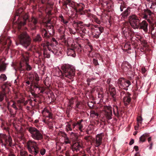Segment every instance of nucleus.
Masks as SVG:
<instances>
[{"label": "nucleus", "mask_w": 156, "mask_h": 156, "mask_svg": "<svg viewBox=\"0 0 156 156\" xmlns=\"http://www.w3.org/2000/svg\"><path fill=\"white\" fill-rule=\"evenodd\" d=\"M109 90L110 95L112 97V100L114 101H116L117 100L116 91L115 87L112 84H109Z\"/></svg>", "instance_id": "9"}, {"label": "nucleus", "mask_w": 156, "mask_h": 156, "mask_svg": "<svg viewBox=\"0 0 156 156\" xmlns=\"http://www.w3.org/2000/svg\"><path fill=\"white\" fill-rule=\"evenodd\" d=\"M27 145L29 151L31 154L36 155L39 153L38 144L34 141L29 140Z\"/></svg>", "instance_id": "2"}, {"label": "nucleus", "mask_w": 156, "mask_h": 156, "mask_svg": "<svg viewBox=\"0 0 156 156\" xmlns=\"http://www.w3.org/2000/svg\"><path fill=\"white\" fill-rule=\"evenodd\" d=\"M147 17V16L146 15H144V18L145 19H146Z\"/></svg>", "instance_id": "63"}, {"label": "nucleus", "mask_w": 156, "mask_h": 156, "mask_svg": "<svg viewBox=\"0 0 156 156\" xmlns=\"http://www.w3.org/2000/svg\"><path fill=\"white\" fill-rule=\"evenodd\" d=\"M148 23L144 20L139 23V27L138 28L140 29H143L146 33L148 32Z\"/></svg>", "instance_id": "13"}, {"label": "nucleus", "mask_w": 156, "mask_h": 156, "mask_svg": "<svg viewBox=\"0 0 156 156\" xmlns=\"http://www.w3.org/2000/svg\"><path fill=\"white\" fill-rule=\"evenodd\" d=\"M141 71L143 73H144L146 72L147 70L144 67H142L141 68Z\"/></svg>", "instance_id": "44"}, {"label": "nucleus", "mask_w": 156, "mask_h": 156, "mask_svg": "<svg viewBox=\"0 0 156 156\" xmlns=\"http://www.w3.org/2000/svg\"><path fill=\"white\" fill-rule=\"evenodd\" d=\"M35 41L37 42H40L41 40V37L39 34H37L35 38L34 39Z\"/></svg>", "instance_id": "30"}, {"label": "nucleus", "mask_w": 156, "mask_h": 156, "mask_svg": "<svg viewBox=\"0 0 156 156\" xmlns=\"http://www.w3.org/2000/svg\"><path fill=\"white\" fill-rule=\"evenodd\" d=\"M29 57V55L28 53H27L25 55L23 54V55L22 61L20 63V67L19 68V69L20 71L22 72L24 71V69L22 68L23 65H25L26 69L27 71L30 70L32 69V67L28 64Z\"/></svg>", "instance_id": "3"}, {"label": "nucleus", "mask_w": 156, "mask_h": 156, "mask_svg": "<svg viewBox=\"0 0 156 156\" xmlns=\"http://www.w3.org/2000/svg\"><path fill=\"white\" fill-rule=\"evenodd\" d=\"M85 25L86 26L88 27H90V24H85Z\"/></svg>", "instance_id": "59"}, {"label": "nucleus", "mask_w": 156, "mask_h": 156, "mask_svg": "<svg viewBox=\"0 0 156 156\" xmlns=\"http://www.w3.org/2000/svg\"><path fill=\"white\" fill-rule=\"evenodd\" d=\"M113 112L114 114L116 116H118L119 115V112L118 111V107L117 106H116L114 107L113 108Z\"/></svg>", "instance_id": "29"}, {"label": "nucleus", "mask_w": 156, "mask_h": 156, "mask_svg": "<svg viewBox=\"0 0 156 156\" xmlns=\"http://www.w3.org/2000/svg\"><path fill=\"white\" fill-rule=\"evenodd\" d=\"M94 16V15H93L91 13H89L87 15V17L90 18L93 17Z\"/></svg>", "instance_id": "45"}, {"label": "nucleus", "mask_w": 156, "mask_h": 156, "mask_svg": "<svg viewBox=\"0 0 156 156\" xmlns=\"http://www.w3.org/2000/svg\"><path fill=\"white\" fill-rule=\"evenodd\" d=\"M48 32H49L50 34V31H51V30L48 29Z\"/></svg>", "instance_id": "64"}, {"label": "nucleus", "mask_w": 156, "mask_h": 156, "mask_svg": "<svg viewBox=\"0 0 156 156\" xmlns=\"http://www.w3.org/2000/svg\"><path fill=\"white\" fill-rule=\"evenodd\" d=\"M124 47L126 48V50H129L131 49L130 45L129 43H127L126 44Z\"/></svg>", "instance_id": "34"}, {"label": "nucleus", "mask_w": 156, "mask_h": 156, "mask_svg": "<svg viewBox=\"0 0 156 156\" xmlns=\"http://www.w3.org/2000/svg\"><path fill=\"white\" fill-rule=\"evenodd\" d=\"M143 120V119L142 118L141 116H139L137 117V125L134 126V129L136 130H137L138 129L139 127L141 126Z\"/></svg>", "instance_id": "18"}, {"label": "nucleus", "mask_w": 156, "mask_h": 156, "mask_svg": "<svg viewBox=\"0 0 156 156\" xmlns=\"http://www.w3.org/2000/svg\"><path fill=\"white\" fill-rule=\"evenodd\" d=\"M129 20L131 26L134 29H138L139 27L140 20L135 15H133L130 16Z\"/></svg>", "instance_id": "6"}, {"label": "nucleus", "mask_w": 156, "mask_h": 156, "mask_svg": "<svg viewBox=\"0 0 156 156\" xmlns=\"http://www.w3.org/2000/svg\"><path fill=\"white\" fill-rule=\"evenodd\" d=\"M5 143H3V141H1L2 145V146H5L6 145H7L9 146H11L12 145V139L10 136H4Z\"/></svg>", "instance_id": "11"}, {"label": "nucleus", "mask_w": 156, "mask_h": 156, "mask_svg": "<svg viewBox=\"0 0 156 156\" xmlns=\"http://www.w3.org/2000/svg\"><path fill=\"white\" fill-rule=\"evenodd\" d=\"M51 21V20H49L45 22V23L47 26V30L51 29V31H50V35H53L54 34V30L53 29V27L50 23Z\"/></svg>", "instance_id": "16"}, {"label": "nucleus", "mask_w": 156, "mask_h": 156, "mask_svg": "<svg viewBox=\"0 0 156 156\" xmlns=\"http://www.w3.org/2000/svg\"><path fill=\"white\" fill-rule=\"evenodd\" d=\"M137 133V131L133 133V135H136V134Z\"/></svg>", "instance_id": "62"}, {"label": "nucleus", "mask_w": 156, "mask_h": 156, "mask_svg": "<svg viewBox=\"0 0 156 156\" xmlns=\"http://www.w3.org/2000/svg\"><path fill=\"white\" fill-rule=\"evenodd\" d=\"M31 23L33 24L30 27L31 29L33 30L35 29L36 27V25L37 23V19L34 17H32L31 18Z\"/></svg>", "instance_id": "19"}, {"label": "nucleus", "mask_w": 156, "mask_h": 156, "mask_svg": "<svg viewBox=\"0 0 156 156\" xmlns=\"http://www.w3.org/2000/svg\"><path fill=\"white\" fill-rule=\"evenodd\" d=\"M126 95L127 94H126V92L124 90L121 91L120 93V95L121 97H123V98L124 96H126Z\"/></svg>", "instance_id": "36"}, {"label": "nucleus", "mask_w": 156, "mask_h": 156, "mask_svg": "<svg viewBox=\"0 0 156 156\" xmlns=\"http://www.w3.org/2000/svg\"><path fill=\"white\" fill-rule=\"evenodd\" d=\"M28 103V101H25L24 100V102L23 103V104L24 105H27Z\"/></svg>", "instance_id": "52"}, {"label": "nucleus", "mask_w": 156, "mask_h": 156, "mask_svg": "<svg viewBox=\"0 0 156 156\" xmlns=\"http://www.w3.org/2000/svg\"><path fill=\"white\" fill-rule=\"evenodd\" d=\"M61 22H62L63 23L65 24H66L67 23H68V21H66V20H64H64H62V21H61Z\"/></svg>", "instance_id": "48"}, {"label": "nucleus", "mask_w": 156, "mask_h": 156, "mask_svg": "<svg viewBox=\"0 0 156 156\" xmlns=\"http://www.w3.org/2000/svg\"><path fill=\"white\" fill-rule=\"evenodd\" d=\"M90 116L92 118H97L99 116L98 113L94 110H92L90 111Z\"/></svg>", "instance_id": "23"}, {"label": "nucleus", "mask_w": 156, "mask_h": 156, "mask_svg": "<svg viewBox=\"0 0 156 156\" xmlns=\"http://www.w3.org/2000/svg\"><path fill=\"white\" fill-rule=\"evenodd\" d=\"M41 31L42 36H44V37H45L47 38L49 37V36L48 35L47 32L45 29H43L42 30H41Z\"/></svg>", "instance_id": "26"}, {"label": "nucleus", "mask_w": 156, "mask_h": 156, "mask_svg": "<svg viewBox=\"0 0 156 156\" xmlns=\"http://www.w3.org/2000/svg\"><path fill=\"white\" fill-rule=\"evenodd\" d=\"M2 88H4L3 89V93H1L0 92V101H2L4 97L5 96V91L6 89L7 88L5 87V85H3L2 86Z\"/></svg>", "instance_id": "22"}, {"label": "nucleus", "mask_w": 156, "mask_h": 156, "mask_svg": "<svg viewBox=\"0 0 156 156\" xmlns=\"http://www.w3.org/2000/svg\"><path fill=\"white\" fill-rule=\"evenodd\" d=\"M131 100V98L129 95L127 94L126 96H124L123 98V101L124 104L127 105L129 104Z\"/></svg>", "instance_id": "20"}, {"label": "nucleus", "mask_w": 156, "mask_h": 156, "mask_svg": "<svg viewBox=\"0 0 156 156\" xmlns=\"http://www.w3.org/2000/svg\"><path fill=\"white\" fill-rule=\"evenodd\" d=\"M64 142L66 144H70L71 141L69 140L68 137L66 136L64 137Z\"/></svg>", "instance_id": "32"}, {"label": "nucleus", "mask_w": 156, "mask_h": 156, "mask_svg": "<svg viewBox=\"0 0 156 156\" xmlns=\"http://www.w3.org/2000/svg\"><path fill=\"white\" fill-rule=\"evenodd\" d=\"M80 104V102H78L76 105V107L77 108H80V107H79V105Z\"/></svg>", "instance_id": "53"}, {"label": "nucleus", "mask_w": 156, "mask_h": 156, "mask_svg": "<svg viewBox=\"0 0 156 156\" xmlns=\"http://www.w3.org/2000/svg\"><path fill=\"white\" fill-rule=\"evenodd\" d=\"M60 17L61 18V21L62 20H64L63 17L62 16H60Z\"/></svg>", "instance_id": "54"}, {"label": "nucleus", "mask_w": 156, "mask_h": 156, "mask_svg": "<svg viewBox=\"0 0 156 156\" xmlns=\"http://www.w3.org/2000/svg\"><path fill=\"white\" fill-rule=\"evenodd\" d=\"M42 113L43 116L45 118L51 119L52 118V114L46 108L44 109Z\"/></svg>", "instance_id": "14"}, {"label": "nucleus", "mask_w": 156, "mask_h": 156, "mask_svg": "<svg viewBox=\"0 0 156 156\" xmlns=\"http://www.w3.org/2000/svg\"><path fill=\"white\" fill-rule=\"evenodd\" d=\"M19 40L20 44L26 48L30 44V39L26 32L20 34L19 36Z\"/></svg>", "instance_id": "4"}, {"label": "nucleus", "mask_w": 156, "mask_h": 156, "mask_svg": "<svg viewBox=\"0 0 156 156\" xmlns=\"http://www.w3.org/2000/svg\"><path fill=\"white\" fill-rule=\"evenodd\" d=\"M42 3H44L47 0H41Z\"/></svg>", "instance_id": "56"}, {"label": "nucleus", "mask_w": 156, "mask_h": 156, "mask_svg": "<svg viewBox=\"0 0 156 156\" xmlns=\"http://www.w3.org/2000/svg\"><path fill=\"white\" fill-rule=\"evenodd\" d=\"M88 106L90 107H92L94 106V103L92 102H89L88 103Z\"/></svg>", "instance_id": "43"}, {"label": "nucleus", "mask_w": 156, "mask_h": 156, "mask_svg": "<svg viewBox=\"0 0 156 156\" xmlns=\"http://www.w3.org/2000/svg\"><path fill=\"white\" fill-rule=\"evenodd\" d=\"M7 79V77L4 74H2L0 76V80L2 81H4Z\"/></svg>", "instance_id": "31"}, {"label": "nucleus", "mask_w": 156, "mask_h": 156, "mask_svg": "<svg viewBox=\"0 0 156 156\" xmlns=\"http://www.w3.org/2000/svg\"><path fill=\"white\" fill-rule=\"evenodd\" d=\"M103 28L102 27H96L92 30V34L94 38H98L101 33L103 31Z\"/></svg>", "instance_id": "8"}, {"label": "nucleus", "mask_w": 156, "mask_h": 156, "mask_svg": "<svg viewBox=\"0 0 156 156\" xmlns=\"http://www.w3.org/2000/svg\"><path fill=\"white\" fill-rule=\"evenodd\" d=\"M21 102H20V100H18V101H17V105L18 106H20V105L21 104Z\"/></svg>", "instance_id": "47"}, {"label": "nucleus", "mask_w": 156, "mask_h": 156, "mask_svg": "<svg viewBox=\"0 0 156 156\" xmlns=\"http://www.w3.org/2000/svg\"><path fill=\"white\" fill-rule=\"evenodd\" d=\"M83 120H81L80 121L78 122H74L72 124L73 128L75 129L76 130L78 129L80 132L83 131V125L81 123Z\"/></svg>", "instance_id": "12"}, {"label": "nucleus", "mask_w": 156, "mask_h": 156, "mask_svg": "<svg viewBox=\"0 0 156 156\" xmlns=\"http://www.w3.org/2000/svg\"><path fill=\"white\" fill-rule=\"evenodd\" d=\"M134 149H135L136 151H137L138 150V147L137 146H135L134 147Z\"/></svg>", "instance_id": "50"}, {"label": "nucleus", "mask_w": 156, "mask_h": 156, "mask_svg": "<svg viewBox=\"0 0 156 156\" xmlns=\"http://www.w3.org/2000/svg\"><path fill=\"white\" fill-rule=\"evenodd\" d=\"M46 153V150L45 148H42L40 150V153L41 155H44Z\"/></svg>", "instance_id": "35"}, {"label": "nucleus", "mask_w": 156, "mask_h": 156, "mask_svg": "<svg viewBox=\"0 0 156 156\" xmlns=\"http://www.w3.org/2000/svg\"><path fill=\"white\" fill-rule=\"evenodd\" d=\"M105 114L106 119L108 120H110L112 119V108L110 106H106L105 107Z\"/></svg>", "instance_id": "10"}, {"label": "nucleus", "mask_w": 156, "mask_h": 156, "mask_svg": "<svg viewBox=\"0 0 156 156\" xmlns=\"http://www.w3.org/2000/svg\"><path fill=\"white\" fill-rule=\"evenodd\" d=\"M148 135L147 133H145L141 136L140 138L139 142H144L145 141L146 138L148 136Z\"/></svg>", "instance_id": "24"}, {"label": "nucleus", "mask_w": 156, "mask_h": 156, "mask_svg": "<svg viewBox=\"0 0 156 156\" xmlns=\"http://www.w3.org/2000/svg\"><path fill=\"white\" fill-rule=\"evenodd\" d=\"M42 45L44 47L47 46L48 47H48L49 45V43L48 42L46 44L44 43L42 44ZM48 49L49 51H50V50L49 48H48Z\"/></svg>", "instance_id": "41"}, {"label": "nucleus", "mask_w": 156, "mask_h": 156, "mask_svg": "<svg viewBox=\"0 0 156 156\" xmlns=\"http://www.w3.org/2000/svg\"><path fill=\"white\" fill-rule=\"evenodd\" d=\"M57 48V47L55 48H54L53 50H51V51L54 54L56 55H59L60 54H61V49L58 50Z\"/></svg>", "instance_id": "25"}, {"label": "nucleus", "mask_w": 156, "mask_h": 156, "mask_svg": "<svg viewBox=\"0 0 156 156\" xmlns=\"http://www.w3.org/2000/svg\"><path fill=\"white\" fill-rule=\"evenodd\" d=\"M18 29L20 30L21 29V27L22 26L24 25L25 24V22H22L21 21L19 22V21L17 22Z\"/></svg>", "instance_id": "28"}, {"label": "nucleus", "mask_w": 156, "mask_h": 156, "mask_svg": "<svg viewBox=\"0 0 156 156\" xmlns=\"http://www.w3.org/2000/svg\"><path fill=\"white\" fill-rule=\"evenodd\" d=\"M122 5H121L120 6V11L122 12L123 11V9H122Z\"/></svg>", "instance_id": "58"}, {"label": "nucleus", "mask_w": 156, "mask_h": 156, "mask_svg": "<svg viewBox=\"0 0 156 156\" xmlns=\"http://www.w3.org/2000/svg\"><path fill=\"white\" fill-rule=\"evenodd\" d=\"M118 84L120 88L127 90L131 83L129 80H126L124 78H120L118 80Z\"/></svg>", "instance_id": "7"}, {"label": "nucleus", "mask_w": 156, "mask_h": 156, "mask_svg": "<svg viewBox=\"0 0 156 156\" xmlns=\"http://www.w3.org/2000/svg\"><path fill=\"white\" fill-rule=\"evenodd\" d=\"M26 83L28 85L30 84V82L29 81H27L26 82Z\"/></svg>", "instance_id": "61"}, {"label": "nucleus", "mask_w": 156, "mask_h": 156, "mask_svg": "<svg viewBox=\"0 0 156 156\" xmlns=\"http://www.w3.org/2000/svg\"><path fill=\"white\" fill-rule=\"evenodd\" d=\"M93 63L96 66L98 64L97 60L94 58L93 59Z\"/></svg>", "instance_id": "42"}, {"label": "nucleus", "mask_w": 156, "mask_h": 156, "mask_svg": "<svg viewBox=\"0 0 156 156\" xmlns=\"http://www.w3.org/2000/svg\"><path fill=\"white\" fill-rule=\"evenodd\" d=\"M47 118H45V119H44L42 121L44 122L45 123L48 124V120L46 119Z\"/></svg>", "instance_id": "46"}, {"label": "nucleus", "mask_w": 156, "mask_h": 156, "mask_svg": "<svg viewBox=\"0 0 156 156\" xmlns=\"http://www.w3.org/2000/svg\"><path fill=\"white\" fill-rule=\"evenodd\" d=\"M9 156H15L13 154H10L9 155Z\"/></svg>", "instance_id": "60"}, {"label": "nucleus", "mask_w": 156, "mask_h": 156, "mask_svg": "<svg viewBox=\"0 0 156 156\" xmlns=\"http://www.w3.org/2000/svg\"><path fill=\"white\" fill-rule=\"evenodd\" d=\"M66 130L67 131H72V129L71 127V124L69 122H67L66 123Z\"/></svg>", "instance_id": "27"}, {"label": "nucleus", "mask_w": 156, "mask_h": 156, "mask_svg": "<svg viewBox=\"0 0 156 156\" xmlns=\"http://www.w3.org/2000/svg\"><path fill=\"white\" fill-rule=\"evenodd\" d=\"M20 100L21 103H23L24 102V100L23 99H22Z\"/></svg>", "instance_id": "57"}, {"label": "nucleus", "mask_w": 156, "mask_h": 156, "mask_svg": "<svg viewBox=\"0 0 156 156\" xmlns=\"http://www.w3.org/2000/svg\"><path fill=\"white\" fill-rule=\"evenodd\" d=\"M25 17L23 18V19L25 21H26L28 19V16L27 14L25 15Z\"/></svg>", "instance_id": "51"}, {"label": "nucleus", "mask_w": 156, "mask_h": 156, "mask_svg": "<svg viewBox=\"0 0 156 156\" xmlns=\"http://www.w3.org/2000/svg\"><path fill=\"white\" fill-rule=\"evenodd\" d=\"M63 71V76L69 79L72 78L75 75V70L73 67L68 64H64L61 67Z\"/></svg>", "instance_id": "1"}, {"label": "nucleus", "mask_w": 156, "mask_h": 156, "mask_svg": "<svg viewBox=\"0 0 156 156\" xmlns=\"http://www.w3.org/2000/svg\"><path fill=\"white\" fill-rule=\"evenodd\" d=\"M70 135H74V136H75V139H73V138H72V140H73V141H76V140H77V136H75V134L73 132H71V133H70Z\"/></svg>", "instance_id": "39"}, {"label": "nucleus", "mask_w": 156, "mask_h": 156, "mask_svg": "<svg viewBox=\"0 0 156 156\" xmlns=\"http://www.w3.org/2000/svg\"><path fill=\"white\" fill-rule=\"evenodd\" d=\"M28 130L30 133L32 138L35 140H40L43 138V136L40 131L34 127H29Z\"/></svg>", "instance_id": "5"}, {"label": "nucleus", "mask_w": 156, "mask_h": 156, "mask_svg": "<svg viewBox=\"0 0 156 156\" xmlns=\"http://www.w3.org/2000/svg\"><path fill=\"white\" fill-rule=\"evenodd\" d=\"M67 53L68 56H72L74 57L76 56V54L73 49H68L67 51Z\"/></svg>", "instance_id": "21"}, {"label": "nucleus", "mask_w": 156, "mask_h": 156, "mask_svg": "<svg viewBox=\"0 0 156 156\" xmlns=\"http://www.w3.org/2000/svg\"><path fill=\"white\" fill-rule=\"evenodd\" d=\"M102 137L100 134H97L96 136V140L95 142V146L96 147H98L101 144Z\"/></svg>", "instance_id": "17"}, {"label": "nucleus", "mask_w": 156, "mask_h": 156, "mask_svg": "<svg viewBox=\"0 0 156 156\" xmlns=\"http://www.w3.org/2000/svg\"><path fill=\"white\" fill-rule=\"evenodd\" d=\"M95 79V78H89L87 79V81L88 82V85H90L89 83L91 82L92 80H94Z\"/></svg>", "instance_id": "37"}, {"label": "nucleus", "mask_w": 156, "mask_h": 156, "mask_svg": "<svg viewBox=\"0 0 156 156\" xmlns=\"http://www.w3.org/2000/svg\"><path fill=\"white\" fill-rule=\"evenodd\" d=\"M151 140V137H149L148 138V141L149 142H150Z\"/></svg>", "instance_id": "55"}, {"label": "nucleus", "mask_w": 156, "mask_h": 156, "mask_svg": "<svg viewBox=\"0 0 156 156\" xmlns=\"http://www.w3.org/2000/svg\"><path fill=\"white\" fill-rule=\"evenodd\" d=\"M81 148V144L80 142H76L72 146V148L73 151L77 152Z\"/></svg>", "instance_id": "15"}, {"label": "nucleus", "mask_w": 156, "mask_h": 156, "mask_svg": "<svg viewBox=\"0 0 156 156\" xmlns=\"http://www.w3.org/2000/svg\"><path fill=\"white\" fill-rule=\"evenodd\" d=\"M12 107L15 108L16 110L17 109V108L16 106V103L15 102L13 101V104L12 105Z\"/></svg>", "instance_id": "40"}, {"label": "nucleus", "mask_w": 156, "mask_h": 156, "mask_svg": "<svg viewBox=\"0 0 156 156\" xmlns=\"http://www.w3.org/2000/svg\"><path fill=\"white\" fill-rule=\"evenodd\" d=\"M134 143V140H131L129 142V144L130 145L133 144Z\"/></svg>", "instance_id": "49"}, {"label": "nucleus", "mask_w": 156, "mask_h": 156, "mask_svg": "<svg viewBox=\"0 0 156 156\" xmlns=\"http://www.w3.org/2000/svg\"><path fill=\"white\" fill-rule=\"evenodd\" d=\"M5 66L1 63L0 61V71L5 70Z\"/></svg>", "instance_id": "33"}, {"label": "nucleus", "mask_w": 156, "mask_h": 156, "mask_svg": "<svg viewBox=\"0 0 156 156\" xmlns=\"http://www.w3.org/2000/svg\"><path fill=\"white\" fill-rule=\"evenodd\" d=\"M51 41L54 42V44H55L56 45H58V42L56 41L55 38L54 37L52 38Z\"/></svg>", "instance_id": "38"}]
</instances>
